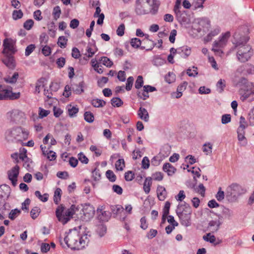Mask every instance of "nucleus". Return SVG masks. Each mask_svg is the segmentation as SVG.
Here are the masks:
<instances>
[{"instance_id":"f257e3e1","label":"nucleus","mask_w":254,"mask_h":254,"mask_svg":"<svg viewBox=\"0 0 254 254\" xmlns=\"http://www.w3.org/2000/svg\"><path fill=\"white\" fill-rule=\"evenodd\" d=\"M81 226L69 230L64 239V244L72 250H81L88 243L89 240Z\"/></svg>"},{"instance_id":"f03ea898","label":"nucleus","mask_w":254,"mask_h":254,"mask_svg":"<svg viewBox=\"0 0 254 254\" xmlns=\"http://www.w3.org/2000/svg\"><path fill=\"white\" fill-rule=\"evenodd\" d=\"M234 49L237 50V57L242 63L249 61L253 55V51L250 45L247 44L249 40L248 36L240 35L238 32L233 35Z\"/></svg>"},{"instance_id":"7ed1b4c3","label":"nucleus","mask_w":254,"mask_h":254,"mask_svg":"<svg viewBox=\"0 0 254 254\" xmlns=\"http://www.w3.org/2000/svg\"><path fill=\"white\" fill-rule=\"evenodd\" d=\"M29 135L27 129L21 127H14L7 129L4 134L5 139L8 142L21 143L26 140Z\"/></svg>"},{"instance_id":"20e7f679","label":"nucleus","mask_w":254,"mask_h":254,"mask_svg":"<svg viewBox=\"0 0 254 254\" xmlns=\"http://www.w3.org/2000/svg\"><path fill=\"white\" fill-rule=\"evenodd\" d=\"M64 207L61 204L58 207L56 211V215L58 220L63 224H66L78 210V207L74 205H72L70 208L67 209L65 211Z\"/></svg>"},{"instance_id":"39448f33","label":"nucleus","mask_w":254,"mask_h":254,"mask_svg":"<svg viewBox=\"0 0 254 254\" xmlns=\"http://www.w3.org/2000/svg\"><path fill=\"white\" fill-rule=\"evenodd\" d=\"M246 191V190L240 185L233 183L227 188L226 197L229 201L235 202L239 196L245 193Z\"/></svg>"},{"instance_id":"423d86ee","label":"nucleus","mask_w":254,"mask_h":254,"mask_svg":"<svg viewBox=\"0 0 254 254\" xmlns=\"http://www.w3.org/2000/svg\"><path fill=\"white\" fill-rule=\"evenodd\" d=\"M135 12L138 15H143L148 13H151L152 15L156 14L158 10V4L154 3L153 6L151 5L141 4L140 2L136 1L135 7Z\"/></svg>"},{"instance_id":"0eeeda50","label":"nucleus","mask_w":254,"mask_h":254,"mask_svg":"<svg viewBox=\"0 0 254 254\" xmlns=\"http://www.w3.org/2000/svg\"><path fill=\"white\" fill-rule=\"evenodd\" d=\"M20 93H13L11 88H7L4 85L0 84V100H16L20 98Z\"/></svg>"},{"instance_id":"6e6552de","label":"nucleus","mask_w":254,"mask_h":254,"mask_svg":"<svg viewBox=\"0 0 254 254\" xmlns=\"http://www.w3.org/2000/svg\"><path fill=\"white\" fill-rule=\"evenodd\" d=\"M239 126L237 129L238 139L241 146H246L247 144V139L245 137V128L247 124L244 117L241 116L240 118Z\"/></svg>"},{"instance_id":"1a4fd4ad","label":"nucleus","mask_w":254,"mask_h":254,"mask_svg":"<svg viewBox=\"0 0 254 254\" xmlns=\"http://www.w3.org/2000/svg\"><path fill=\"white\" fill-rule=\"evenodd\" d=\"M230 36V33L227 32L220 38L218 41H215L213 44L212 51L215 53H222V52L221 50V48L224 47L228 41V38Z\"/></svg>"},{"instance_id":"9d476101","label":"nucleus","mask_w":254,"mask_h":254,"mask_svg":"<svg viewBox=\"0 0 254 254\" xmlns=\"http://www.w3.org/2000/svg\"><path fill=\"white\" fill-rule=\"evenodd\" d=\"M82 215L80 216V218L85 221H89L94 216L95 210L94 208L90 205H85L82 208Z\"/></svg>"},{"instance_id":"9b49d317","label":"nucleus","mask_w":254,"mask_h":254,"mask_svg":"<svg viewBox=\"0 0 254 254\" xmlns=\"http://www.w3.org/2000/svg\"><path fill=\"white\" fill-rule=\"evenodd\" d=\"M7 117L10 120L16 123L23 122L24 114L18 110H13L7 113Z\"/></svg>"},{"instance_id":"f8f14e48","label":"nucleus","mask_w":254,"mask_h":254,"mask_svg":"<svg viewBox=\"0 0 254 254\" xmlns=\"http://www.w3.org/2000/svg\"><path fill=\"white\" fill-rule=\"evenodd\" d=\"M3 50L2 51L4 55H12L16 51L12 40L6 39L3 41Z\"/></svg>"},{"instance_id":"ddd939ff","label":"nucleus","mask_w":254,"mask_h":254,"mask_svg":"<svg viewBox=\"0 0 254 254\" xmlns=\"http://www.w3.org/2000/svg\"><path fill=\"white\" fill-rule=\"evenodd\" d=\"M240 92L245 99L251 95H254V83L249 82L244 88H241ZM253 98L254 99V97Z\"/></svg>"},{"instance_id":"4468645a","label":"nucleus","mask_w":254,"mask_h":254,"mask_svg":"<svg viewBox=\"0 0 254 254\" xmlns=\"http://www.w3.org/2000/svg\"><path fill=\"white\" fill-rule=\"evenodd\" d=\"M236 74H254V65L251 64H247L240 66L236 71Z\"/></svg>"},{"instance_id":"2eb2a0df","label":"nucleus","mask_w":254,"mask_h":254,"mask_svg":"<svg viewBox=\"0 0 254 254\" xmlns=\"http://www.w3.org/2000/svg\"><path fill=\"white\" fill-rule=\"evenodd\" d=\"M19 166L16 165L8 172V179L11 181L14 186L16 185L17 181V178L19 174Z\"/></svg>"},{"instance_id":"dca6fc26","label":"nucleus","mask_w":254,"mask_h":254,"mask_svg":"<svg viewBox=\"0 0 254 254\" xmlns=\"http://www.w3.org/2000/svg\"><path fill=\"white\" fill-rule=\"evenodd\" d=\"M10 193V187L6 185L0 186V205L4 202L5 199L8 197Z\"/></svg>"},{"instance_id":"f3484780","label":"nucleus","mask_w":254,"mask_h":254,"mask_svg":"<svg viewBox=\"0 0 254 254\" xmlns=\"http://www.w3.org/2000/svg\"><path fill=\"white\" fill-rule=\"evenodd\" d=\"M176 213L177 215H181L185 214H191V209L190 205L187 203L184 202L182 204L178 205L176 209Z\"/></svg>"},{"instance_id":"a211bd4d","label":"nucleus","mask_w":254,"mask_h":254,"mask_svg":"<svg viewBox=\"0 0 254 254\" xmlns=\"http://www.w3.org/2000/svg\"><path fill=\"white\" fill-rule=\"evenodd\" d=\"M98 217L102 221H108L110 218V213L108 211H104L103 206L101 208H98L97 210Z\"/></svg>"},{"instance_id":"6ab92c4d","label":"nucleus","mask_w":254,"mask_h":254,"mask_svg":"<svg viewBox=\"0 0 254 254\" xmlns=\"http://www.w3.org/2000/svg\"><path fill=\"white\" fill-rule=\"evenodd\" d=\"M2 60L3 64L9 68L13 69L15 67V62L12 55H4Z\"/></svg>"},{"instance_id":"aec40b11","label":"nucleus","mask_w":254,"mask_h":254,"mask_svg":"<svg viewBox=\"0 0 254 254\" xmlns=\"http://www.w3.org/2000/svg\"><path fill=\"white\" fill-rule=\"evenodd\" d=\"M235 74H237L235 73ZM233 82L235 86L242 87V88H244L245 86L249 82L245 77L238 78L236 75L233 78Z\"/></svg>"},{"instance_id":"412c9836","label":"nucleus","mask_w":254,"mask_h":254,"mask_svg":"<svg viewBox=\"0 0 254 254\" xmlns=\"http://www.w3.org/2000/svg\"><path fill=\"white\" fill-rule=\"evenodd\" d=\"M190 214H185L184 215H177L179 217L181 224L186 226L188 227L190 225Z\"/></svg>"},{"instance_id":"4be33fe9","label":"nucleus","mask_w":254,"mask_h":254,"mask_svg":"<svg viewBox=\"0 0 254 254\" xmlns=\"http://www.w3.org/2000/svg\"><path fill=\"white\" fill-rule=\"evenodd\" d=\"M84 82L81 81L78 84L71 85L72 91L76 94H81L84 92Z\"/></svg>"},{"instance_id":"5701e85b","label":"nucleus","mask_w":254,"mask_h":254,"mask_svg":"<svg viewBox=\"0 0 254 254\" xmlns=\"http://www.w3.org/2000/svg\"><path fill=\"white\" fill-rule=\"evenodd\" d=\"M190 53V48L187 46L178 48V54L184 58H187Z\"/></svg>"},{"instance_id":"b1692460","label":"nucleus","mask_w":254,"mask_h":254,"mask_svg":"<svg viewBox=\"0 0 254 254\" xmlns=\"http://www.w3.org/2000/svg\"><path fill=\"white\" fill-rule=\"evenodd\" d=\"M101 9L99 6H98L96 8V11L94 14V17H98L97 23L99 25H102L103 23L104 19L105 16L104 13H101Z\"/></svg>"},{"instance_id":"393cba45","label":"nucleus","mask_w":254,"mask_h":254,"mask_svg":"<svg viewBox=\"0 0 254 254\" xmlns=\"http://www.w3.org/2000/svg\"><path fill=\"white\" fill-rule=\"evenodd\" d=\"M26 150L23 148L19 156H18L17 154H12L11 157L17 160L16 163H19L20 161H22L28 158L26 155Z\"/></svg>"},{"instance_id":"a878e982","label":"nucleus","mask_w":254,"mask_h":254,"mask_svg":"<svg viewBox=\"0 0 254 254\" xmlns=\"http://www.w3.org/2000/svg\"><path fill=\"white\" fill-rule=\"evenodd\" d=\"M157 193L158 198L160 200L163 201L166 198L167 192L164 187L158 186L157 188Z\"/></svg>"},{"instance_id":"bb28decb","label":"nucleus","mask_w":254,"mask_h":254,"mask_svg":"<svg viewBox=\"0 0 254 254\" xmlns=\"http://www.w3.org/2000/svg\"><path fill=\"white\" fill-rule=\"evenodd\" d=\"M221 224V222L219 220H211L208 223V227L212 232H217Z\"/></svg>"},{"instance_id":"cd10ccee","label":"nucleus","mask_w":254,"mask_h":254,"mask_svg":"<svg viewBox=\"0 0 254 254\" xmlns=\"http://www.w3.org/2000/svg\"><path fill=\"white\" fill-rule=\"evenodd\" d=\"M138 116L144 121L147 122L149 121V114L146 109L140 107L138 111Z\"/></svg>"},{"instance_id":"c85d7f7f","label":"nucleus","mask_w":254,"mask_h":254,"mask_svg":"<svg viewBox=\"0 0 254 254\" xmlns=\"http://www.w3.org/2000/svg\"><path fill=\"white\" fill-rule=\"evenodd\" d=\"M152 185V178L148 177L146 178L143 183V190L144 192L148 194L150 191V187Z\"/></svg>"},{"instance_id":"c756f323","label":"nucleus","mask_w":254,"mask_h":254,"mask_svg":"<svg viewBox=\"0 0 254 254\" xmlns=\"http://www.w3.org/2000/svg\"><path fill=\"white\" fill-rule=\"evenodd\" d=\"M163 170L164 172H167L169 176L173 174L176 171L175 167L169 163H166L164 164Z\"/></svg>"},{"instance_id":"7c9ffc66","label":"nucleus","mask_w":254,"mask_h":254,"mask_svg":"<svg viewBox=\"0 0 254 254\" xmlns=\"http://www.w3.org/2000/svg\"><path fill=\"white\" fill-rule=\"evenodd\" d=\"M188 85V82L184 81L182 84L179 85L177 89L176 98H179L182 96V92L186 89Z\"/></svg>"},{"instance_id":"2f4dec72","label":"nucleus","mask_w":254,"mask_h":254,"mask_svg":"<svg viewBox=\"0 0 254 254\" xmlns=\"http://www.w3.org/2000/svg\"><path fill=\"white\" fill-rule=\"evenodd\" d=\"M91 104L94 107L100 108L106 105V102L102 99H95L92 100Z\"/></svg>"},{"instance_id":"473e14b6","label":"nucleus","mask_w":254,"mask_h":254,"mask_svg":"<svg viewBox=\"0 0 254 254\" xmlns=\"http://www.w3.org/2000/svg\"><path fill=\"white\" fill-rule=\"evenodd\" d=\"M212 150V144L210 142L204 143L202 147V150L206 155L211 154Z\"/></svg>"},{"instance_id":"72a5a7b5","label":"nucleus","mask_w":254,"mask_h":254,"mask_svg":"<svg viewBox=\"0 0 254 254\" xmlns=\"http://www.w3.org/2000/svg\"><path fill=\"white\" fill-rule=\"evenodd\" d=\"M18 76V73L15 72L11 77L4 78L3 79L6 83H14L16 82Z\"/></svg>"},{"instance_id":"f704fd0d","label":"nucleus","mask_w":254,"mask_h":254,"mask_svg":"<svg viewBox=\"0 0 254 254\" xmlns=\"http://www.w3.org/2000/svg\"><path fill=\"white\" fill-rule=\"evenodd\" d=\"M99 61L107 67H110L113 64V62L107 57H102Z\"/></svg>"},{"instance_id":"c9c22d12","label":"nucleus","mask_w":254,"mask_h":254,"mask_svg":"<svg viewBox=\"0 0 254 254\" xmlns=\"http://www.w3.org/2000/svg\"><path fill=\"white\" fill-rule=\"evenodd\" d=\"M136 1L140 2L141 4L151 5V6L153 7L154 3H156L158 4V8H159L160 5V2L157 0H137Z\"/></svg>"},{"instance_id":"e433bc0d","label":"nucleus","mask_w":254,"mask_h":254,"mask_svg":"<svg viewBox=\"0 0 254 254\" xmlns=\"http://www.w3.org/2000/svg\"><path fill=\"white\" fill-rule=\"evenodd\" d=\"M21 213V211L17 208L12 209L10 211L8 214V218L13 220H14Z\"/></svg>"},{"instance_id":"4c0bfd02","label":"nucleus","mask_w":254,"mask_h":254,"mask_svg":"<svg viewBox=\"0 0 254 254\" xmlns=\"http://www.w3.org/2000/svg\"><path fill=\"white\" fill-rule=\"evenodd\" d=\"M62 190L60 188H57L54 193V201L58 204L59 201L61 200Z\"/></svg>"},{"instance_id":"58836bf2","label":"nucleus","mask_w":254,"mask_h":254,"mask_svg":"<svg viewBox=\"0 0 254 254\" xmlns=\"http://www.w3.org/2000/svg\"><path fill=\"white\" fill-rule=\"evenodd\" d=\"M84 118L85 121L89 123L93 122L94 120V117L93 114L89 111L85 112L84 113Z\"/></svg>"},{"instance_id":"ea45409f","label":"nucleus","mask_w":254,"mask_h":254,"mask_svg":"<svg viewBox=\"0 0 254 254\" xmlns=\"http://www.w3.org/2000/svg\"><path fill=\"white\" fill-rule=\"evenodd\" d=\"M222 212L224 217L228 219L230 218L233 215L232 210L224 206H223Z\"/></svg>"},{"instance_id":"a19ab883","label":"nucleus","mask_w":254,"mask_h":254,"mask_svg":"<svg viewBox=\"0 0 254 254\" xmlns=\"http://www.w3.org/2000/svg\"><path fill=\"white\" fill-rule=\"evenodd\" d=\"M41 210L38 207H33L30 211V215L32 219H35L39 216Z\"/></svg>"},{"instance_id":"79ce46f5","label":"nucleus","mask_w":254,"mask_h":254,"mask_svg":"<svg viewBox=\"0 0 254 254\" xmlns=\"http://www.w3.org/2000/svg\"><path fill=\"white\" fill-rule=\"evenodd\" d=\"M111 104L114 107H119L123 104V101L118 97L113 98L111 100Z\"/></svg>"},{"instance_id":"37998d69","label":"nucleus","mask_w":254,"mask_h":254,"mask_svg":"<svg viewBox=\"0 0 254 254\" xmlns=\"http://www.w3.org/2000/svg\"><path fill=\"white\" fill-rule=\"evenodd\" d=\"M106 227L102 224L98 225L96 230L97 233L101 237L103 236L106 234Z\"/></svg>"},{"instance_id":"c03bdc74","label":"nucleus","mask_w":254,"mask_h":254,"mask_svg":"<svg viewBox=\"0 0 254 254\" xmlns=\"http://www.w3.org/2000/svg\"><path fill=\"white\" fill-rule=\"evenodd\" d=\"M44 81V78H41L39 79L36 84L35 89V93L39 94L41 91V87L44 86L43 83Z\"/></svg>"},{"instance_id":"a18cd8bd","label":"nucleus","mask_w":254,"mask_h":254,"mask_svg":"<svg viewBox=\"0 0 254 254\" xmlns=\"http://www.w3.org/2000/svg\"><path fill=\"white\" fill-rule=\"evenodd\" d=\"M67 39L64 36H60L58 38V44L62 48H64L67 44Z\"/></svg>"},{"instance_id":"49530a36","label":"nucleus","mask_w":254,"mask_h":254,"mask_svg":"<svg viewBox=\"0 0 254 254\" xmlns=\"http://www.w3.org/2000/svg\"><path fill=\"white\" fill-rule=\"evenodd\" d=\"M35 195L38 197V198L43 202H46L48 199V194L47 193H44L43 195L41 194L40 192L38 190H36L35 192Z\"/></svg>"},{"instance_id":"de8ad7c7","label":"nucleus","mask_w":254,"mask_h":254,"mask_svg":"<svg viewBox=\"0 0 254 254\" xmlns=\"http://www.w3.org/2000/svg\"><path fill=\"white\" fill-rule=\"evenodd\" d=\"M216 86L218 89L219 92L221 93L223 91L224 88L226 86L225 80L220 79L217 83Z\"/></svg>"},{"instance_id":"09e8293b","label":"nucleus","mask_w":254,"mask_h":254,"mask_svg":"<svg viewBox=\"0 0 254 254\" xmlns=\"http://www.w3.org/2000/svg\"><path fill=\"white\" fill-rule=\"evenodd\" d=\"M115 166L117 170L122 171L125 167L124 160L123 159H119L116 162Z\"/></svg>"},{"instance_id":"8fccbe9b","label":"nucleus","mask_w":254,"mask_h":254,"mask_svg":"<svg viewBox=\"0 0 254 254\" xmlns=\"http://www.w3.org/2000/svg\"><path fill=\"white\" fill-rule=\"evenodd\" d=\"M106 176L110 181L112 182H115L116 180V176L112 171L110 170L107 171L106 172Z\"/></svg>"},{"instance_id":"3c124183","label":"nucleus","mask_w":254,"mask_h":254,"mask_svg":"<svg viewBox=\"0 0 254 254\" xmlns=\"http://www.w3.org/2000/svg\"><path fill=\"white\" fill-rule=\"evenodd\" d=\"M61 14V8L59 6H56L54 8L53 15L54 19L57 20L60 16Z\"/></svg>"},{"instance_id":"603ef678","label":"nucleus","mask_w":254,"mask_h":254,"mask_svg":"<svg viewBox=\"0 0 254 254\" xmlns=\"http://www.w3.org/2000/svg\"><path fill=\"white\" fill-rule=\"evenodd\" d=\"M141 42L140 39L137 38L131 39L130 41L131 46L134 48H138L141 45Z\"/></svg>"},{"instance_id":"864d4df0","label":"nucleus","mask_w":254,"mask_h":254,"mask_svg":"<svg viewBox=\"0 0 254 254\" xmlns=\"http://www.w3.org/2000/svg\"><path fill=\"white\" fill-rule=\"evenodd\" d=\"M192 68H193L192 71L191 68H189L187 70V73L190 77H195L198 74L197 68L195 66H192Z\"/></svg>"},{"instance_id":"5fc2aeb1","label":"nucleus","mask_w":254,"mask_h":254,"mask_svg":"<svg viewBox=\"0 0 254 254\" xmlns=\"http://www.w3.org/2000/svg\"><path fill=\"white\" fill-rule=\"evenodd\" d=\"M78 112V109L76 107H71V106H70L68 108V115L70 117H75Z\"/></svg>"},{"instance_id":"6e6d98bb","label":"nucleus","mask_w":254,"mask_h":254,"mask_svg":"<svg viewBox=\"0 0 254 254\" xmlns=\"http://www.w3.org/2000/svg\"><path fill=\"white\" fill-rule=\"evenodd\" d=\"M215 197L219 201H221L224 199L225 193L223 190H222L221 187L219 188V190L216 193Z\"/></svg>"},{"instance_id":"4d7b16f0","label":"nucleus","mask_w":254,"mask_h":254,"mask_svg":"<svg viewBox=\"0 0 254 254\" xmlns=\"http://www.w3.org/2000/svg\"><path fill=\"white\" fill-rule=\"evenodd\" d=\"M152 180H154L157 181H161L163 180V174L159 172L153 173L152 175Z\"/></svg>"},{"instance_id":"13d9d810","label":"nucleus","mask_w":254,"mask_h":254,"mask_svg":"<svg viewBox=\"0 0 254 254\" xmlns=\"http://www.w3.org/2000/svg\"><path fill=\"white\" fill-rule=\"evenodd\" d=\"M137 96L139 98L143 99V100H146L149 97L148 93L147 91H145L144 88H143V90L138 91Z\"/></svg>"},{"instance_id":"bf43d9fd","label":"nucleus","mask_w":254,"mask_h":254,"mask_svg":"<svg viewBox=\"0 0 254 254\" xmlns=\"http://www.w3.org/2000/svg\"><path fill=\"white\" fill-rule=\"evenodd\" d=\"M23 13L21 10H14L12 13L13 19L17 20L22 17Z\"/></svg>"},{"instance_id":"052dcab7","label":"nucleus","mask_w":254,"mask_h":254,"mask_svg":"<svg viewBox=\"0 0 254 254\" xmlns=\"http://www.w3.org/2000/svg\"><path fill=\"white\" fill-rule=\"evenodd\" d=\"M203 239L207 242H209L210 243H214L216 240L215 237L214 235H211L210 233L206 234L203 237Z\"/></svg>"},{"instance_id":"680f3d73","label":"nucleus","mask_w":254,"mask_h":254,"mask_svg":"<svg viewBox=\"0 0 254 254\" xmlns=\"http://www.w3.org/2000/svg\"><path fill=\"white\" fill-rule=\"evenodd\" d=\"M134 81V78L132 76H129L127 79V81L126 83V89L127 91H129L131 89L133 83Z\"/></svg>"},{"instance_id":"e2e57ef3","label":"nucleus","mask_w":254,"mask_h":254,"mask_svg":"<svg viewBox=\"0 0 254 254\" xmlns=\"http://www.w3.org/2000/svg\"><path fill=\"white\" fill-rule=\"evenodd\" d=\"M34 25V21L32 19L27 20L23 24L24 28L27 30H30Z\"/></svg>"},{"instance_id":"0e129e2a","label":"nucleus","mask_w":254,"mask_h":254,"mask_svg":"<svg viewBox=\"0 0 254 254\" xmlns=\"http://www.w3.org/2000/svg\"><path fill=\"white\" fill-rule=\"evenodd\" d=\"M143 80L142 76L139 75L137 77V79L135 83V87L136 89H139L143 86Z\"/></svg>"},{"instance_id":"69168bd1","label":"nucleus","mask_w":254,"mask_h":254,"mask_svg":"<svg viewBox=\"0 0 254 254\" xmlns=\"http://www.w3.org/2000/svg\"><path fill=\"white\" fill-rule=\"evenodd\" d=\"M35 48H36V47L34 44H30V45H28L25 49V56H29L33 52V51L34 50Z\"/></svg>"},{"instance_id":"338daca9","label":"nucleus","mask_w":254,"mask_h":254,"mask_svg":"<svg viewBox=\"0 0 254 254\" xmlns=\"http://www.w3.org/2000/svg\"><path fill=\"white\" fill-rule=\"evenodd\" d=\"M142 168L147 169L149 167V160L147 157H144L141 162Z\"/></svg>"},{"instance_id":"774afa93","label":"nucleus","mask_w":254,"mask_h":254,"mask_svg":"<svg viewBox=\"0 0 254 254\" xmlns=\"http://www.w3.org/2000/svg\"><path fill=\"white\" fill-rule=\"evenodd\" d=\"M78 159L82 163L87 164L88 162V159L82 152L78 154Z\"/></svg>"}]
</instances>
